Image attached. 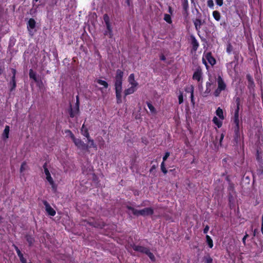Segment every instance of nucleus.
Instances as JSON below:
<instances>
[{
  "label": "nucleus",
  "mask_w": 263,
  "mask_h": 263,
  "mask_svg": "<svg viewBox=\"0 0 263 263\" xmlns=\"http://www.w3.org/2000/svg\"><path fill=\"white\" fill-rule=\"evenodd\" d=\"M128 82L129 83L128 87L125 89L124 91L125 96L134 93L137 90L139 86V83L135 80L134 73H132L129 76Z\"/></svg>",
  "instance_id": "1"
},
{
  "label": "nucleus",
  "mask_w": 263,
  "mask_h": 263,
  "mask_svg": "<svg viewBox=\"0 0 263 263\" xmlns=\"http://www.w3.org/2000/svg\"><path fill=\"white\" fill-rule=\"evenodd\" d=\"M129 214H133L136 216H146L153 214V209L151 208H146L142 210H138L131 206H128Z\"/></svg>",
  "instance_id": "2"
},
{
  "label": "nucleus",
  "mask_w": 263,
  "mask_h": 263,
  "mask_svg": "<svg viewBox=\"0 0 263 263\" xmlns=\"http://www.w3.org/2000/svg\"><path fill=\"white\" fill-rule=\"evenodd\" d=\"M65 133L70 137L78 148L82 151L87 150L86 144L81 139L76 138L71 132L69 130H66Z\"/></svg>",
  "instance_id": "3"
},
{
  "label": "nucleus",
  "mask_w": 263,
  "mask_h": 263,
  "mask_svg": "<svg viewBox=\"0 0 263 263\" xmlns=\"http://www.w3.org/2000/svg\"><path fill=\"white\" fill-rule=\"evenodd\" d=\"M123 72L120 69L117 70L115 77V87L116 92L122 91V81Z\"/></svg>",
  "instance_id": "4"
},
{
  "label": "nucleus",
  "mask_w": 263,
  "mask_h": 263,
  "mask_svg": "<svg viewBox=\"0 0 263 263\" xmlns=\"http://www.w3.org/2000/svg\"><path fill=\"white\" fill-rule=\"evenodd\" d=\"M104 22L105 24L106 29L104 32V34L109 38L113 37V30L110 19L107 14H104L103 16Z\"/></svg>",
  "instance_id": "5"
},
{
  "label": "nucleus",
  "mask_w": 263,
  "mask_h": 263,
  "mask_svg": "<svg viewBox=\"0 0 263 263\" xmlns=\"http://www.w3.org/2000/svg\"><path fill=\"white\" fill-rule=\"evenodd\" d=\"M218 87L214 92L215 97H218L221 91L224 90L226 88V84L220 76H218L217 79Z\"/></svg>",
  "instance_id": "6"
},
{
  "label": "nucleus",
  "mask_w": 263,
  "mask_h": 263,
  "mask_svg": "<svg viewBox=\"0 0 263 263\" xmlns=\"http://www.w3.org/2000/svg\"><path fill=\"white\" fill-rule=\"evenodd\" d=\"M202 61L205 65H207L206 61L211 65H214L216 63L215 59L210 53H204L202 58Z\"/></svg>",
  "instance_id": "7"
},
{
  "label": "nucleus",
  "mask_w": 263,
  "mask_h": 263,
  "mask_svg": "<svg viewBox=\"0 0 263 263\" xmlns=\"http://www.w3.org/2000/svg\"><path fill=\"white\" fill-rule=\"evenodd\" d=\"M44 173L45 174L46 180L48 181V182L50 183V184L51 185L53 190H56V186L54 184V181L53 180L51 176V175L49 173V171L48 170L46 167V166H44Z\"/></svg>",
  "instance_id": "8"
},
{
  "label": "nucleus",
  "mask_w": 263,
  "mask_h": 263,
  "mask_svg": "<svg viewBox=\"0 0 263 263\" xmlns=\"http://www.w3.org/2000/svg\"><path fill=\"white\" fill-rule=\"evenodd\" d=\"M193 79L201 84L202 83V73L201 69L198 68L196 70L193 74Z\"/></svg>",
  "instance_id": "9"
},
{
  "label": "nucleus",
  "mask_w": 263,
  "mask_h": 263,
  "mask_svg": "<svg viewBox=\"0 0 263 263\" xmlns=\"http://www.w3.org/2000/svg\"><path fill=\"white\" fill-rule=\"evenodd\" d=\"M43 203L45 206V210L49 215L53 216L55 215V210L50 205V204L46 201H44Z\"/></svg>",
  "instance_id": "10"
},
{
  "label": "nucleus",
  "mask_w": 263,
  "mask_h": 263,
  "mask_svg": "<svg viewBox=\"0 0 263 263\" xmlns=\"http://www.w3.org/2000/svg\"><path fill=\"white\" fill-rule=\"evenodd\" d=\"M35 21L33 19H32V18H30L28 21V22L27 28H28V31L29 32V33L31 35H32L33 34V30L35 28Z\"/></svg>",
  "instance_id": "11"
},
{
  "label": "nucleus",
  "mask_w": 263,
  "mask_h": 263,
  "mask_svg": "<svg viewBox=\"0 0 263 263\" xmlns=\"http://www.w3.org/2000/svg\"><path fill=\"white\" fill-rule=\"evenodd\" d=\"M86 142H87V144H86V146H87V150L86 151H88V149L90 148H93L97 149V145L95 143L94 140L92 139H91L90 136L88 138H87Z\"/></svg>",
  "instance_id": "12"
},
{
  "label": "nucleus",
  "mask_w": 263,
  "mask_h": 263,
  "mask_svg": "<svg viewBox=\"0 0 263 263\" xmlns=\"http://www.w3.org/2000/svg\"><path fill=\"white\" fill-rule=\"evenodd\" d=\"M239 101H238L237 102V106L234 112V121L235 123L238 125L239 123Z\"/></svg>",
  "instance_id": "13"
},
{
  "label": "nucleus",
  "mask_w": 263,
  "mask_h": 263,
  "mask_svg": "<svg viewBox=\"0 0 263 263\" xmlns=\"http://www.w3.org/2000/svg\"><path fill=\"white\" fill-rule=\"evenodd\" d=\"M185 91L187 92H190L191 93V102L193 104V105H194L195 102H194V87L192 85H191L187 87L185 89Z\"/></svg>",
  "instance_id": "14"
},
{
  "label": "nucleus",
  "mask_w": 263,
  "mask_h": 263,
  "mask_svg": "<svg viewBox=\"0 0 263 263\" xmlns=\"http://www.w3.org/2000/svg\"><path fill=\"white\" fill-rule=\"evenodd\" d=\"M95 82L102 86L100 88V90H102L103 88H107L108 86V83L105 81L98 79H96Z\"/></svg>",
  "instance_id": "15"
},
{
  "label": "nucleus",
  "mask_w": 263,
  "mask_h": 263,
  "mask_svg": "<svg viewBox=\"0 0 263 263\" xmlns=\"http://www.w3.org/2000/svg\"><path fill=\"white\" fill-rule=\"evenodd\" d=\"M212 83L208 82L206 83V89L204 92L203 93V96L204 97H206L211 91Z\"/></svg>",
  "instance_id": "16"
},
{
  "label": "nucleus",
  "mask_w": 263,
  "mask_h": 263,
  "mask_svg": "<svg viewBox=\"0 0 263 263\" xmlns=\"http://www.w3.org/2000/svg\"><path fill=\"white\" fill-rule=\"evenodd\" d=\"M79 112V105L77 104L76 107L72 108L70 112V116L71 117H74L76 116Z\"/></svg>",
  "instance_id": "17"
},
{
  "label": "nucleus",
  "mask_w": 263,
  "mask_h": 263,
  "mask_svg": "<svg viewBox=\"0 0 263 263\" xmlns=\"http://www.w3.org/2000/svg\"><path fill=\"white\" fill-rule=\"evenodd\" d=\"M81 133L83 136H84L86 138H88L90 136L88 129L85 126L84 124H83L82 126V128L81 129Z\"/></svg>",
  "instance_id": "18"
},
{
  "label": "nucleus",
  "mask_w": 263,
  "mask_h": 263,
  "mask_svg": "<svg viewBox=\"0 0 263 263\" xmlns=\"http://www.w3.org/2000/svg\"><path fill=\"white\" fill-rule=\"evenodd\" d=\"M133 249L135 251H139L140 252H142V253H145V254L146 253V252L148 250V249H147L146 248H144L143 247L139 246H134L133 247Z\"/></svg>",
  "instance_id": "19"
},
{
  "label": "nucleus",
  "mask_w": 263,
  "mask_h": 263,
  "mask_svg": "<svg viewBox=\"0 0 263 263\" xmlns=\"http://www.w3.org/2000/svg\"><path fill=\"white\" fill-rule=\"evenodd\" d=\"M220 118L218 119L216 117H214L213 119V123L218 127L220 128L222 126V121Z\"/></svg>",
  "instance_id": "20"
},
{
  "label": "nucleus",
  "mask_w": 263,
  "mask_h": 263,
  "mask_svg": "<svg viewBox=\"0 0 263 263\" xmlns=\"http://www.w3.org/2000/svg\"><path fill=\"white\" fill-rule=\"evenodd\" d=\"M216 115L221 119L223 120L224 117L223 116V110L220 107H218L216 111Z\"/></svg>",
  "instance_id": "21"
},
{
  "label": "nucleus",
  "mask_w": 263,
  "mask_h": 263,
  "mask_svg": "<svg viewBox=\"0 0 263 263\" xmlns=\"http://www.w3.org/2000/svg\"><path fill=\"white\" fill-rule=\"evenodd\" d=\"M10 131V127L9 126L7 125L5 126L4 130L3 133V137L4 139H7L9 137V134Z\"/></svg>",
  "instance_id": "22"
},
{
  "label": "nucleus",
  "mask_w": 263,
  "mask_h": 263,
  "mask_svg": "<svg viewBox=\"0 0 263 263\" xmlns=\"http://www.w3.org/2000/svg\"><path fill=\"white\" fill-rule=\"evenodd\" d=\"M147 105L151 113L153 115H155L157 113V111L155 107L150 102H147Z\"/></svg>",
  "instance_id": "23"
},
{
  "label": "nucleus",
  "mask_w": 263,
  "mask_h": 263,
  "mask_svg": "<svg viewBox=\"0 0 263 263\" xmlns=\"http://www.w3.org/2000/svg\"><path fill=\"white\" fill-rule=\"evenodd\" d=\"M97 140L99 143V146L100 148H103L105 144V141L103 138L101 137H98L97 138Z\"/></svg>",
  "instance_id": "24"
},
{
  "label": "nucleus",
  "mask_w": 263,
  "mask_h": 263,
  "mask_svg": "<svg viewBox=\"0 0 263 263\" xmlns=\"http://www.w3.org/2000/svg\"><path fill=\"white\" fill-rule=\"evenodd\" d=\"M206 242L208 244L209 247L210 248H212L213 246V240L210 236H209V235L206 236Z\"/></svg>",
  "instance_id": "25"
},
{
  "label": "nucleus",
  "mask_w": 263,
  "mask_h": 263,
  "mask_svg": "<svg viewBox=\"0 0 263 263\" xmlns=\"http://www.w3.org/2000/svg\"><path fill=\"white\" fill-rule=\"evenodd\" d=\"M213 16L214 18L217 21H219L220 19V13L217 11H214L213 12Z\"/></svg>",
  "instance_id": "26"
},
{
  "label": "nucleus",
  "mask_w": 263,
  "mask_h": 263,
  "mask_svg": "<svg viewBox=\"0 0 263 263\" xmlns=\"http://www.w3.org/2000/svg\"><path fill=\"white\" fill-rule=\"evenodd\" d=\"M122 92H116V96L117 98V102L119 104L122 102Z\"/></svg>",
  "instance_id": "27"
},
{
  "label": "nucleus",
  "mask_w": 263,
  "mask_h": 263,
  "mask_svg": "<svg viewBox=\"0 0 263 263\" xmlns=\"http://www.w3.org/2000/svg\"><path fill=\"white\" fill-rule=\"evenodd\" d=\"M194 25L197 30H199L200 28L201 25V21L199 19H196L194 21Z\"/></svg>",
  "instance_id": "28"
},
{
  "label": "nucleus",
  "mask_w": 263,
  "mask_h": 263,
  "mask_svg": "<svg viewBox=\"0 0 263 263\" xmlns=\"http://www.w3.org/2000/svg\"><path fill=\"white\" fill-rule=\"evenodd\" d=\"M29 77L31 79L36 81V73L32 69H30L29 71Z\"/></svg>",
  "instance_id": "29"
},
{
  "label": "nucleus",
  "mask_w": 263,
  "mask_h": 263,
  "mask_svg": "<svg viewBox=\"0 0 263 263\" xmlns=\"http://www.w3.org/2000/svg\"><path fill=\"white\" fill-rule=\"evenodd\" d=\"M164 20L169 24H171L172 23V18L169 14H165L164 15Z\"/></svg>",
  "instance_id": "30"
},
{
  "label": "nucleus",
  "mask_w": 263,
  "mask_h": 263,
  "mask_svg": "<svg viewBox=\"0 0 263 263\" xmlns=\"http://www.w3.org/2000/svg\"><path fill=\"white\" fill-rule=\"evenodd\" d=\"M147 255V256L149 257V258L152 260V261H154L155 260V256L154 255H153V253H152L148 249V250L147 251V252H146L145 253Z\"/></svg>",
  "instance_id": "31"
},
{
  "label": "nucleus",
  "mask_w": 263,
  "mask_h": 263,
  "mask_svg": "<svg viewBox=\"0 0 263 263\" xmlns=\"http://www.w3.org/2000/svg\"><path fill=\"white\" fill-rule=\"evenodd\" d=\"M161 171H162V172L164 173V174H166L167 173V170L165 167V164H164V162H162L161 164Z\"/></svg>",
  "instance_id": "32"
},
{
  "label": "nucleus",
  "mask_w": 263,
  "mask_h": 263,
  "mask_svg": "<svg viewBox=\"0 0 263 263\" xmlns=\"http://www.w3.org/2000/svg\"><path fill=\"white\" fill-rule=\"evenodd\" d=\"M178 101H179V104H181L183 102V94L182 92H180L179 95L178 96Z\"/></svg>",
  "instance_id": "33"
},
{
  "label": "nucleus",
  "mask_w": 263,
  "mask_h": 263,
  "mask_svg": "<svg viewBox=\"0 0 263 263\" xmlns=\"http://www.w3.org/2000/svg\"><path fill=\"white\" fill-rule=\"evenodd\" d=\"M192 44H193V48L195 49H197V48H198L199 45H198V43L197 42V41L195 39H194L193 40Z\"/></svg>",
  "instance_id": "34"
},
{
  "label": "nucleus",
  "mask_w": 263,
  "mask_h": 263,
  "mask_svg": "<svg viewBox=\"0 0 263 263\" xmlns=\"http://www.w3.org/2000/svg\"><path fill=\"white\" fill-rule=\"evenodd\" d=\"M26 163L25 162H23L22 164L21 168H20L21 173H23L26 170Z\"/></svg>",
  "instance_id": "35"
},
{
  "label": "nucleus",
  "mask_w": 263,
  "mask_h": 263,
  "mask_svg": "<svg viewBox=\"0 0 263 263\" xmlns=\"http://www.w3.org/2000/svg\"><path fill=\"white\" fill-rule=\"evenodd\" d=\"M213 259L210 256H206L205 257V263H212Z\"/></svg>",
  "instance_id": "36"
},
{
  "label": "nucleus",
  "mask_w": 263,
  "mask_h": 263,
  "mask_svg": "<svg viewBox=\"0 0 263 263\" xmlns=\"http://www.w3.org/2000/svg\"><path fill=\"white\" fill-rule=\"evenodd\" d=\"M15 250H16V253L18 256V257L20 258V257H22L23 255V254L21 253V251L18 249V248L17 247H15Z\"/></svg>",
  "instance_id": "37"
},
{
  "label": "nucleus",
  "mask_w": 263,
  "mask_h": 263,
  "mask_svg": "<svg viewBox=\"0 0 263 263\" xmlns=\"http://www.w3.org/2000/svg\"><path fill=\"white\" fill-rule=\"evenodd\" d=\"M207 5L210 8H213L214 6L213 0H208L207 2Z\"/></svg>",
  "instance_id": "38"
},
{
  "label": "nucleus",
  "mask_w": 263,
  "mask_h": 263,
  "mask_svg": "<svg viewBox=\"0 0 263 263\" xmlns=\"http://www.w3.org/2000/svg\"><path fill=\"white\" fill-rule=\"evenodd\" d=\"M12 73L13 74V77H12V81H13V86H14V87H15V81H14V79H15V70L14 69H12Z\"/></svg>",
  "instance_id": "39"
},
{
  "label": "nucleus",
  "mask_w": 263,
  "mask_h": 263,
  "mask_svg": "<svg viewBox=\"0 0 263 263\" xmlns=\"http://www.w3.org/2000/svg\"><path fill=\"white\" fill-rule=\"evenodd\" d=\"M170 156V153L169 152H166L164 155V156L163 157V161L162 162H165V161H166V160L167 159V158L169 157Z\"/></svg>",
  "instance_id": "40"
},
{
  "label": "nucleus",
  "mask_w": 263,
  "mask_h": 263,
  "mask_svg": "<svg viewBox=\"0 0 263 263\" xmlns=\"http://www.w3.org/2000/svg\"><path fill=\"white\" fill-rule=\"evenodd\" d=\"M216 3L219 6H221L223 4V0H215Z\"/></svg>",
  "instance_id": "41"
},
{
  "label": "nucleus",
  "mask_w": 263,
  "mask_h": 263,
  "mask_svg": "<svg viewBox=\"0 0 263 263\" xmlns=\"http://www.w3.org/2000/svg\"><path fill=\"white\" fill-rule=\"evenodd\" d=\"M209 230V227L208 226H206L203 230L204 233H205V234L207 233Z\"/></svg>",
  "instance_id": "42"
},
{
  "label": "nucleus",
  "mask_w": 263,
  "mask_h": 263,
  "mask_svg": "<svg viewBox=\"0 0 263 263\" xmlns=\"http://www.w3.org/2000/svg\"><path fill=\"white\" fill-rule=\"evenodd\" d=\"M21 261L22 263H27L26 259L23 257V256L22 257L20 258Z\"/></svg>",
  "instance_id": "43"
},
{
  "label": "nucleus",
  "mask_w": 263,
  "mask_h": 263,
  "mask_svg": "<svg viewBox=\"0 0 263 263\" xmlns=\"http://www.w3.org/2000/svg\"><path fill=\"white\" fill-rule=\"evenodd\" d=\"M248 237V234H246L243 238H242V242L243 243L244 245L246 244V239H247V238Z\"/></svg>",
  "instance_id": "44"
},
{
  "label": "nucleus",
  "mask_w": 263,
  "mask_h": 263,
  "mask_svg": "<svg viewBox=\"0 0 263 263\" xmlns=\"http://www.w3.org/2000/svg\"><path fill=\"white\" fill-rule=\"evenodd\" d=\"M223 138H224V135L223 134H221L220 135V139H219L220 144H221V143Z\"/></svg>",
  "instance_id": "45"
},
{
  "label": "nucleus",
  "mask_w": 263,
  "mask_h": 263,
  "mask_svg": "<svg viewBox=\"0 0 263 263\" xmlns=\"http://www.w3.org/2000/svg\"><path fill=\"white\" fill-rule=\"evenodd\" d=\"M227 51H228V52H230L231 51V50H232V47H231V46L230 45H229L228 46V47H227Z\"/></svg>",
  "instance_id": "46"
},
{
  "label": "nucleus",
  "mask_w": 263,
  "mask_h": 263,
  "mask_svg": "<svg viewBox=\"0 0 263 263\" xmlns=\"http://www.w3.org/2000/svg\"><path fill=\"white\" fill-rule=\"evenodd\" d=\"M261 231L263 234V214L261 218Z\"/></svg>",
  "instance_id": "47"
},
{
  "label": "nucleus",
  "mask_w": 263,
  "mask_h": 263,
  "mask_svg": "<svg viewBox=\"0 0 263 263\" xmlns=\"http://www.w3.org/2000/svg\"><path fill=\"white\" fill-rule=\"evenodd\" d=\"M248 80L250 83L253 82L252 79L251 78L250 76H247Z\"/></svg>",
  "instance_id": "48"
},
{
  "label": "nucleus",
  "mask_w": 263,
  "mask_h": 263,
  "mask_svg": "<svg viewBox=\"0 0 263 263\" xmlns=\"http://www.w3.org/2000/svg\"><path fill=\"white\" fill-rule=\"evenodd\" d=\"M27 240H28V241L29 242V243L30 244H31V243H32V239H31V238H30V239H29V238H28V239H27Z\"/></svg>",
  "instance_id": "49"
},
{
  "label": "nucleus",
  "mask_w": 263,
  "mask_h": 263,
  "mask_svg": "<svg viewBox=\"0 0 263 263\" xmlns=\"http://www.w3.org/2000/svg\"><path fill=\"white\" fill-rule=\"evenodd\" d=\"M168 11L170 13H172V10L171 7H170L168 8Z\"/></svg>",
  "instance_id": "50"
},
{
  "label": "nucleus",
  "mask_w": 263,
  "mask_h": 263,
  "mask_svg": "<svg viewBox=\"0 0 263 263\" xmlns=\"http://www.w3.org/2000/svg\"><path fill=\"white\" fill-rule=\"evenodd\" d=\"M161 59L162 60H164V57H162L161 58Z\"/></svg>",
  "instance_id": "51"
},
{
  "label": "nucleus",
  "mask_w": 263,
  "mask_h": 263,
  "mask_svg": "<svg viewBox=\"0 0 263 263\" xmlns=\"http://www.w3.org/2000/svg\"><path fill=\"white\" fill-rule=\"evenodd\" d=\"M126 1H127V2L128 4H129V0H126Z\"/></svg>",
  "instance_id": "52"
},
{
  "label": "nucleus",
  "mask_w": 263,
  "mask_h": 263,
  "mask_svg": "<svg viewBox=\"0 0 263 263\" xmlns=\"http://www.w3.org/2000/svg\"><path fill=\"white\" fill-rule=\"evenodd\" d=\"M255 232H256V230L254 231V235L255 236Z\"/></svg>",
  "instance_id": "53"
},
{
  "label": "nucleus",
  "mask_w": 263,
  "mask_h": 263,
  "mask_svg": "<svg viewBox=\"0 0 263 263\" xmlns=\"http://www.w3.org/2000/svg\"><path fill=\"white\" fill-rule=\"evenodd\" d=\"M39 0H33V1L37 2Z\"/></svg>",
  "instance_id": "54"
},
{
  "label": "nucleus",
  "mask_w": 263,
  "mask_h": 263,
  "mask_svg": "<svg viewBox=\"0 0 263 263\" xmlns=\"http://www.w3.org/2000/svg\"><path fill=\"white\" fill-rule=\"evenodd\" d=\"M232 64H233V63H230V64H229V65H232Z\"/></svg>",
  "instance_id": "55"
}]
</instances>
